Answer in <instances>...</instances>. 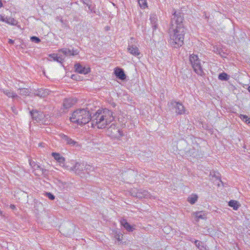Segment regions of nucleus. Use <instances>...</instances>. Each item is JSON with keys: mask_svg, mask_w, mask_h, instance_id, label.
Returning a JSON list of instances; mask_svg holds the SVG:
<instances>
[{"mask_svg": "<svg viewBox=\"0 0 250 250\" xmlns=\"http://www.w3.org/2000/svg\"><path fill=\"white\" fill-rule=\"evenodd\" d=\"M108 131L111 132L112 137L118 139L123 136V131L118 127L115 128L111 126L108 128Z\"/></svg>", "mask_w": 250, "mask_h": 250, "instance_id": "nucleus-11", "label": "nucleus"}, {"mask_svg": "<svg viewBox=\"0 0 250 250\" xmlns=\"http://www.w3.org/2000/svg\"><path fill=\"white\" fill-rule=\"evenodd\" d=\"M229 206L232 208L234 210H237L241 205L237 201L231 200L229 202Z\"/></svg>", "mask_w": 250, "mask_h": 250, "instance_id": "nucleus-24", "label": "nucleus"}, {"mask_svg": "<svg viewBox=\"0 0 250 250\" xmlns=\"http://www.w3.org/2000/svg\"><path fill=\"white\" fill-rule=\"evenodd\" d=\"M31 41L33 42H35L36 43H39L41 42V40L35 36H33L31 37Z\"/></svg>", "mask_w": 250, "mask_h": 250, "instance_id": "nucleus-35", "label": "nucleus"}, {"mask_svg": "<svg viewBox=\"0 0 250 250\" xmlns=\"http://www.w3.org/2000/svg\"><path fill=\"white\" fill-rule=\"evenodd\" d=\"M0 90L9 98H16L18 97L17 94L11 90L1 89Z\"/></svg>", "mask_w": 250, "mask_h": 250, "instance_id": "nucleus-21", "label": "nucleus"}, {"mask_svg": "<svg viewBox=\"0 0 250 250\" xmlns=\"http://www.w3.org/2000/svg\"><path fill=\"white\" fill-rule=\"evenodd\" d=\"M130 194L132 196L139 198H154L147 190L142 189L133 188L130 190Z\"/></svg>", "mask_w": 250, "mask_h": 250, "instance_id": "nucleus-7", "label": "nucleus"}, {"mask_svg": "<svg viewBox=\"0 0 250 250\" xmlns=\"http://www.w3.org/2000/svg\"><path fill=\"white\" fill-rule=\"evenodd\" d=\"M39 146H42V144H39Z\"/></svg>", "mask_w": 250, "mask_h": 250, "instance_id": "nucleus-46", "label": "nucleus"}, {"mask_svg": "<svg viewBox=\"0 0 250 250\" xmlns=\"http://www.w3.org/2000/svg\"><path fill=\"white\" fill-rule=\"evenodd\" d=\"M169 106L175 109L176 113L178 115L185 113L186 109L184 106L180 103L173 101L168 104Z\"/></svg>", "mask_w": 250, "mask_h": 250, "instance_id": "nucleus-9", "label": "nucleus"}, {"mask_svg": "<svg viewBox=\"0 0 250 250\" xmlns=\"http://www.w3.org/2000/svg\"><path fill=\"white\" fill-rule=\"evenodd\" d=\"M3 4L2 3V2L0 0V8H1L3 7Z\"/></svg>", "mask_w": 250, "mask_h": 250, "instance_id": "nucleus-41", "label": "nucleus"}, {"mask_svg": "<svg viewBox=\"0 0 250 250\" xmlns=\"http://www.w3.org/2000/svg\"><path fill=\"white\" fill-rule=\"evenodd\" d=\"M92 120L91 114L86 108H79L74 110L70 117V121L78 125H83Z\"/></svg>", "mask_w": 250, "mask_h": 250, "instance_id": "nucleus-3", "label": "nucleus"}, {"mask_svg": "<svg viewBox=\"0 0 250 250\" xmlns=\"http://www.w3.org/2000/svg\"><path fill=\"white\" fill-rule=\"evenodd\" d=\"M29 91L27 88L19 89V94L22 96H26L29 94Z\"/></svg>", "mask_w": 250, "mask_h": 250, "instance_id": "nucleus-32", "label": "nucleus"}, {"mask_svg": "<svg viewBox=\"0 0 250 250\" xmlns=\"http://www.w3.org/2000/svg\"><path fill=\"white\" fill-rule=\"evenodd\" d=\"M239 117L242 121L245 122L248 125H250V117H249L246 115L242 114H241Z\"/></svg>", "mask_w": 250, "mask_h": 250, "instance_id": "nucleus-30", "label": "nucleus"}, {"mask_svg": "<svg viewBox=\"0 0 250 250\" xmlns=\"http://www.w3.org/2000/svg\"><path fill=\"white\" fill-rule=\"evenodd\" d=\"M194 242L196 246L200 250H207L206 247L203 242L198 240H195Z\"/></svg>", "mask_w": 250, "mask_h": 250, "instance_id": "nucleus-26", "label": "nucleus"}, {"mask_svg": "<svg viewBox=\"0 0 250 250\" xmlns=\"http://www.w3.org/2000/svg\"><path fill=\"white\" fill-rule=\"evenodd\" d=\"M4 20L2 22H4L8 24L12 25H16L18 23V21L14 18L9 17H5L4 16Z\"/></svg>", "mask_w": 250, "mask_h": 250, "instance_id": "nucleus-22", "label": "nucleus"}, {"mask_svg": "<svg viewBox=\"0 0 250 250\" xmlns=\"http://www.w3.org/2000/svg\"><path fill=\"white\" fill-rule=\"evenodd\" d=\"M111 111L106 109L98 110L92 117V125L98 128H104L113 120Z\"/></svg>", "mask_w": 250, "mask_h": 250, "instance_id": "nucleus-2", "label": "nucleus"}, {"mask_svg": "<svg viewBox=\"0 0 250 250\" xmlns=\"http://www.w3.org/2000/svg\"><path fill=\"white\" fill-rule=\"evenodd\" d=\"M114 73L115 76L121 80H125L126 79V75L122 68L119 67L115 68Z\"/></svg>", "mask_w": 250, "mask_h": 250, "instance_id": "nucleus-15", "label": "nucleus"}, {"mask_svg": "<svg viewBox=\"0 0 250 250\" xmlns=\"http://www.w3.org/2000/svg\"><path fill=\"white\" fill-rule=\"evenodd\" d=\"M59 52L62 53L65 56H75L79 54V51L77 49H69L68 48H62L59 50Z\"/></svg>", "mask_w": 250, "mask_h": 250, "instance_id": "nucleus-13", "label": "nucleus"}, {"mask_svg": "<svg viewBox=\"0 0 250 250\" xmlns=\"http://www.w3.org/2000/svg\"><path fill=\"white\" fill-rule=\"evenodd\" d=\"M127 118L125 115L121 114L118 116L119 122L121 123V125H125L127 122Z\"/></svg>", "mask_w": 250, "mask_h": 250, "instance_id": "nucleus-27", "label": "nucleus"}, {"mask_svg": "<svg viewBox=\"0 0 250 250\" xmlns=\"http://www.w3.org/2000/svg\"><path fill=\"white\" fill-rule=\"evenodd\" d=\"M52 156L54 157V158L57 161V162L59 164V165L65 168L66 166L65 165V158L61 155L60 153L56 152H53L52 153Z\"/></svg>", "mask_w": 250, "mask_h": 250, "instance_id": "nucleus-12", "label": "nucleus"}, {"mask_svg": "<svg viewBox=\"0 0 250 250\" xmlns=\"http://www.w3.org/2000/svg\"><path fill=\"white\" fill-rule=\"evenodd\" d=\"M213 51L216 53V54H220V55L222 57H223V58H225L226 57V54L222 52V51L221 50V51H220L219 50H215V49L213 50Z\"/></svg>", "mask_w": 250, "mask_h": 250, "instance_id": "nucleus-34", "label": "nucleus"}, {"mask_svg": "<svg viewBox=\"0 0 250 250\" xmlns=\"http://www.w3.org/2000/svg\"><path fill=\"white\" fill-rule=\"evenodd\" d=\"M114 237L118 242H121L122 240L123 234L116 231L114 232Z\"/></svg>", "mask_w": 250, "mask_h": 250, "instance_id": "nucleus-33", "label": "nucleus"}, {"mask_svg": "<svg viewBox=\"0 0 250 250\" xmlns=\"http://www.w3.org/2000/svg\"><path fill=\"white\" fill-rule=\"evenodd\" d=\"M192 214L195 217L197 221H199L200 219H207V213L204 211L194 212Z\"/></svg>", "mask_w": 250, "mask_h": 250, "instance_id": "nucleus-17", "label": "nucleus"}, {"mask_svg": "<svg viewBox=\"0 0 250 250\" xmlns=\"http://www.w3.org/2000/svg\"><path fill=\"white\" fill-rule=\"evenodd\" d=\"M189 61L195 72L199 75L202 76L204 74V71L198 55L194 54L190 55Z\"/></svg>", "mask_w": 250, "mask_h": 250, "instance_id": "nucleus-5", "label": "nucleus"}, {"mask_svg": "<svg viewBox=\"0 0 250 250\" xmlns=\"http://www.w3.org/2000/svg\"><path fill=\"white\" fill-rule=\"evenodd\" d=\"M49 57L52 59L53 61L62 63L64 62V58L62 56L58 54H52L49 55Z\"/></svg>", "mask_w": 250, "mask_h": 250, "instance_id": "nucleus-20", "label": "nucleus"}, {"mask_svg": "<svg viewBox=\"0 0 250 250\" xmlns=\"http://www.w3.org/2000/svg\"><path fill=\"white\" fill-rule=\"evenodd\" d=\"M0 215L1 216H2V215H3L2 212V211H1V210H0Z\"/></svg>", "mask_w": 250, "mask_h": 250, "instance_id": "nucleus-43", "label": "nucleus"}, {"mask_svg": "<svg viewBox=\"0 0 250 250\" xmlns=\"http://www.w3.org/2000/svg\"><path fill=\"white\" fill-rule=\"evenodd\" d=\"M10 208L12 209H14L15 208V206L14 205H11L10 206Z\"/></svg>", "mask_w": 250, "mask_h": 250, "instance_id": "nucleus-40", "label": "nucleus"}, {"mask_svg": "<svg viewBox=\"0 0 250 250\" xmlns=\"http://www.w3.org/2000/svg\"><path fill=\"white\" fill-rule=\"evenodd\" d=\"M84 167H84V168H86V169H88L89 168V167H90L89 165H84Z\"/></svg>", "mask_w": 250, "mask_h": 250, "instance_id": "nucleus-42", "label": "nucleus"}, {"mask_svg": "<svg viewBox=\"0 0 250 250\" xmlns=\"http://www.w3.org/2000/svg\"><path fill=\"white\" fill-rule=\"evenodd\" d=\"M229 78V76L225 72L220 73L218 76V79L221 81H227Z\"/></svg>", "mask_w": 250, "mask_h": 250, "instance_id": "nucleus-28", "label": "nucleus"}, {"mask_svg": "<svg viewBox=\"0 0 250 250\" xmlns=\"http://www.w3.org/2000/svg\"><path fill=\"white\" fill-rule=\"evenodd\" d=\"M183 20V18L180 13L174 12L168 32V42L174 48H179L184 44L185 30Z\"/></svg>", "mask_w": 250, "mask_h": 250, "instance_id": "nucleus-1", "label": "nucleus"}, {"mask_svg": "<svg viewBox=\"0 0 250 250\" xmlns=\"http://www.w3.org/2000/svg\"><path fill=\"white\" fill-rule=\"evenodd\" d=\"M8 42L10 44H13L14 42V41L12 40V39H9Z\"/></svg>", "mask_w": 250, "mask_h": 250, "instance_id": "nucleus-38", "label": "nucleus"}, {"mask_svg": "<svg viewBox=\"0 0 250 250\" xmlns=\"http://www.w3.org/2000/svg\"><path fill=\"white\" fill-rule=\"evenodd\" d=\"M214 47H215V50H219L220 51H221V49H219L218 47H217V46H213V50L214 49Z\"/></svg>", "mask_w": 250, "mask_h": 250, "instance_id": "nucleus-39", "label": "nucleus"}, {"mask_svg": "<svg viewBox=\"0 0 250 250\" xmlns=\"http://www.w3.org/2000/svg\"><path fill=\"white\" fill-rule=\"evenodd\" d=\"M3 20H4V16L0 14V21H2Z\"/></svg>", "mask_w": 250, "mask_h": 250, "instance_id": "nucleus-37", "label": "nucleus"}, {"mask_svg": "<svg viewBox=\"0 0 250 250\" xmlns=\"http://www.w3.org/2000/svg\"><path fill=\"white\" fill-rule=\"evenodd\" d=\"M60 137L62 139V140L66 143L67 144L71 145V146H75L77 144V142L72 140L71 138H69L67 136L64 135V134H60Z\"/></svg>", "mask_w": 250, "mask_h": 250, "instance_id": "nucleus-16", "label": "nucleus"}, {"mask_svg": "<svg viewBox=\"0 0 250 250\" xmlns=\"http://www.w3.org/2000/svg\"><path fill=\"white\" fill-rule=\"evenodd\" d=\"M46 195L47 197L51 200H53L55 199V196L51 193H47Z\"/></svg>", "mask_w": 250, "mask_h": 250, "instance_id": "nucleus-36", "label": "nucleus"}, {"mask_svg": "<svg viewBox=\"0 0 250 250\" xmlns=\"http://www.w3.org/2000/svg\"><path fill=\"white\" fill-rule=\"evenodd\" d=\"M138 3L142 9H145L147 7L146 0H138Z\"/></svg>", "mask_w": 250, "mask_h": 250, "instance_id": "nucleus-31", "label": "nucleus"}, {"mask_svg": "<svg viewBox=\"0 0 250 250\" xmlns=\"http://www.w3.org/2000/svg\"><path fill=\"white\" fill-rule=\"evenodd\" d=\"M134 43H136L137 42L135 38L131 37L130 41L128 42L127 50L132 55L138 57L141 54V52L139 48Z\"/></svg>", "mask_w": 250, "mask_h": 250, "instance_id": "nucleus-8", "label": "nucleus"}, {"mask_svg": "<svg viewBox=\"0 0 250 250\" xmlns=\"http://www.w3.org/2000/svg\"><path fill=\"white\" fill-rule=\"evenodd\" d=\"M121 225L128 231H133L135 229V226L130 225L125 219L120 221Z\"/></svg>", "mask_w": 250, "mask_h": 250, "instance_id": "nucleus-19", "label": "nucleus"}, {"mask_svg": "<svg viewBox=\"0 0 250 250\" xmlns=\"http://www.w3.org/2000/svg\"><path fill=\"white\" fill-rule=\"evenodd\" d=\"M30 113L32 118L37 122H41L44 117L42 113L37 111H32Z\"/></svg>", "mask_w": 250, "mask_h": 250, "instance_id": "nucleus-18", "label": "nucleus"}, {"mask_svg": "<svg viewBox=\"0 0 250 250\" xmlns=\"http://www.w3.org/2000/svg\"><path fill=\"white\" fill-rule=\"evenodd\" d=\"M77 102L75 98H67L65 99L63 102V106L64 108L67 109L71 107Z\"/></svg>", "mask_w": 250, "mask_h": 250, "instance_id": "nucleus-14", "label": "nucleus"}, {"mask_svg": "<svg viewBox=\"0 0 250 250\" xmlns=\"http://www.w3.org/2000/svg\"><path fill=\"white\" fill-rule=\"evenodd\" d=\"M248 90L250 92V86L248 87Z\"/></svg>", "mask_w": 250, "mask_h": 250, "instance_id": "nucleus-45", "label": "nucleus"}, {"mask_svg": "<svg viewBox=\"0 0 250 250\" xmlns=\"http://www.w3.org/2000/svg\"><path fill=\"white\" fill-rule=\"evenodd\" d=\"M216 177L218 178L219 180L221 181L219 176H216Z\"/></svg>", "mask_w": 250, "mask_h": 250, "instance_id": "nucleus-44", "label": "nucleus"}, {"mask_svg": "<svg viewBox=\"0 0 250 250\" xmlns=\"http://www.w3.org/2000/svg\"><path fill=\"white\" fill-rule=\"evenodd\" d=\"M74 68L75 71L80 74H87L90 71V68L89 66H83L80 63L76 64Z\"/></svg>", "mask_w": 250, "mask_h": 250, "instance_id": "nucleus-10", "label": "nucleus"}, {"mask_svg": "<svg viewBox=\"0 0 250 250\" xmlns=\"http://www.w3.org/2000/svg\"><path fill=\"white\" fill-rule=\"evenodd\" d=\"M29 164L35 175L40 176L43 175L45 177H47L49 174V171L46 169L42 168L41 167L37 164L35 162L29 160Z\"/></svg>", "mask_w": 250, "mask_h": 250, "instance_id": "nucleus-6", "label": "nucleus"}, {"mask_svg": "<svg viewBox=\"0 0 250 250\" xmlns=\"http://www.w3.org/2000/svg\"><path fill=\"white\" fill-rule=\"evenodd\" d=\"M198 196L196 194H192L188 198L187 201L191 205L194 204L197 201Z\"/></svg>", "mask_w": 250, "mask_h": 250, "instance_id": "nucleus-25", "label": "nucleus"}, {"mask_svg": "<svg viewBox=\"0 0 250 250\" xmlns=\"http://www.w3.org/2000/svg\"><path fill=\"white\" fill-rule=\"evenodd\" d=\"M49 91L47 89H41L38 91L37 95L41 97H44L48 95Z\"/></svg>", "mask_w": 250, "mask_h": 250, "instance_id": "nucleus-29", "label": "nucleus"}, {"mask_svg": "<svg viewBox=\"0 0 250 250\" xmlns=\"http://www.w3.org/2000/svg\"><path fill=\"white\" fill-rule=\"evenodd\" d=\"M84 167V163H79L76 160H71L68 162L65 169L73 171L77 174H80L83 171Z\"/></svg>", "mask_w": 250, "mask_h": 250, "instance_id": "nucleus-4", "label": "nucleus"}, {"mask_svg": "<svg viewBox=\"0 0 250 250\" xmlns=\"http://www.w3.org/2000/svg\"><path fill=\"white\" fill-rule=\"evenodd\" d=\"M150 20L153 29L155 30L157 28V17L156 14H151L150 16Z\"/></svg>", "mask_w": 250, "mask_h": 250, "instance_id": "nucleus-23", "label": "nucleus"}]
</instances>
